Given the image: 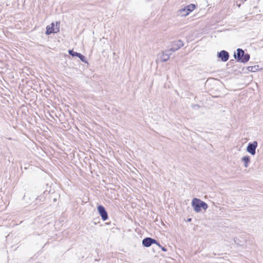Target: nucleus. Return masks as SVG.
Returning a JSON list of instances; mask_svg holds the SVG:
<instances>
[{
  "label": "nucleus",
  "mask_w": 263,
  "mask_h": 263,
  "mask_svg": "<svg viewBox=\"0 0 263 263\" xmlns=\"http://www.w3.org/2000/svg\"><path fill=\"white\" fill-rule=\"evenodd\" d=\"M196 8L195 4H191L184 8H181L178 11V15L181 16H186Z\"/></svg>",
  "instance_id": "obj_3"
},
{
  "label": "nucleus",
  "mask_w": 263,
  "mask_h": 263,
  "mask_svg": "<svg viewBox=\"0 0 263 263\" xmlns=\"http://www.w3.org/2000/svg\"><path fill=\"white\" fill-rule=\"evenodd\" d=\"M56 27L54 28V24L52 23L51 26H47L46 27V34L47 35L50 34L52 33H57L59 31V22H56Z\"/></svg>",
  "instance_id": "obj_4"
},
{
  "label": "nucleus",
  "mask_w": 263,
  "mask_h": 263,
  "mask_svg": "<svg viewBox=\"0 0 263 263\" xmlns=\"http://www.w3.org/2000/svg\"><path fill=\"white\" fill-rule=\"evenodd\" d=\"M218 57L220 58L222 61L226 62L229 59V54L227 51L222 50L218 53Z\"/></svg>",
  "instance_id": "obj_10"
},
{
  "label": "nucleus",
  "mask_w": 263,
  "mask_h": 263,
  "mask_svg": "<svg viewBox=\"0 0 263 263\" xmlns=\"http://www.w3.org/2000/svg\"><path fill=\"white\" fill-rule=\"evenodd\" d=\"M97 209L99 214L100 215L102 220L105 221L108 219V214L104 208V207L101 205H99L97 207Z\"/></svg>",
  "instance_id": "obj_6"
},
{
  "label": "nucleus",
  "mask_w": 263,
  "mask_h": 263,
  "mask_svg": "<svg viewBox=\"0 0 263 263\" xmlns=\"http://www.w3.org/2000/svg\"><path fill=\"white\" fill-rule=\"evenodd\" d=\"M188 221H191V218L189 219H188Z\"/></svg>",
  "instance_id": "obj_16"
},
{
  "label": "nucleus",
  "mask_w": 263,
  "mask_h": 263,
  "mask_svg": "<svg viewBox=\"0 0 263 263\" xmlns=\"http://www.w3.org/2000/svg\"><path fill=\"white\" fill-rule=\"evenodd\" d=\"M68 53L70 55H71L72 57H78L82 62L87 63L85 57L80 53L75 52L73 50H69Z\"/></svg>",
  "instance_id": "obj_9"
},
{
  "label": "nucleus",
  "mask_w": 263,
  "mask_h": 263,
  "mask_svg": "<svg viewBox=\"0 0 263 263\" xmlns=\"http://www.w3.org/2000/svg\"><path fill=\"white\" fill-rule=\"evenodd\" d=\"M258 66H249L247 69L250 71L255 72L258 70Z\"/></svg>",
  "instance_id": "obj_14"
},
{
  "label": "nucleus",
  "mask_w": 263,
  "mask_h": 263,
  "mask_svg": "<svg viewBox=\"0 0 263 263\" xmlns=\"http://www.w3.org/2000/svg\"><path fill=\"white\" fill-rule=\"evenodd\" d=\"M35 201H36V204L39 203L40 202H44L45 200V198L43 195H40L37 196L35 198Z\"/></svg>",
  "instance_id": "obj_13"
},
{
  "label": "nucleus",
  "mask_w": 263,
  "mask_h": 263,
  "mask_svg": "<svg viewBox=\"0 0 263 263\" xmlns=\"http://www.w3.org/2000/svg\"><path fill=\"white\" fill-rule=\"evenodd\" d=\"M173 52L171 51V49L167 50H165L162 53V54L160 58V61L163 62L167 61L169 59L170 55Z\"/></svg>",
  "instance_id": "obj_11"
},
{
  "label": "nucleus",
  "mask_w": 263,
  "mask_h": 263,
  "mask_svg": "<svg viewBox=\"0 0 263 263\" xmlns=\"http://www.w3.org/2000/svg\"><path fill=\"white\" fill-rule=\"evenodd\" d=\"M46 193V191H44L43 193V195H44Z\"/></svg>",
  "instance_id": "obj_17"
},
{
  "label": "nucleus",
  "mask_w": 263,
  "mask_h": 263,
  "mask_svg": "<svg viewBox=\"0 0 263 263\" xmlns=\"http://www.w3.org/2000/svg\"><path fill=\"white\" fill-rule=\"evenodd\" d=\"M159 247H160L162 250L164 252H166L167 251L166 249H165L164 247L161 246V245H160V244L159 243V245H157Z\"/></svg>",
  "instance_id": "obj_15"
},
{
  "label": "nucleus",
  "mask_w": 263,
  "mask_h": 263,
  "mask_svg": "<svg viewBox=\"0 0 263 263\" xmlns=\"http://www.w3.org/2000/svg\"><path fill=\"white\" fill-rule=\"evenodd\" d=\"M241 161L244 163V166L245 167H248L249 165V163L250 162V157L249 156H245L242 158Z\"/></svg>",
  "instance_id": "obj_12"
},
{
  "label": "nucleus",
  "mask_w": 263,
  "mask_h": 263,
  "mask_svg": "<svg viewBox=\"0 0 263 263\" xmlns=\"http://www.w3.org/2000/svg\"><path fill=\"white\" fill-rule=\"evenodd\" d=\"M192 206L196 212H200L201 208L206 210L208 208V204L205 202L196 198L192 200Z\"/></svg>",
  "instance_id": "obj_1"
},
{
  "label": "nucleus",
  "mask_w": 263,
  "mask_h": 263,
  "mask_svg": "<svg viewBox=\"0 0 263 263\" xmlns=\"http://www.w3.org/2000/svg\"><path fill=\"white\" fill-rule=\"evenodd\" d=\"M257 141H253L252 143H249L247 147V151L252 155L256 153V149L257 147Z\"/></svg>",
  "instance_id": "obj_5"
},
{
  "label": "nucleus",
  "mask_w": 263,
  "mask_h": 263,
  "mask_svg": "<svg viewBox=\"0 0 263 263\" xmlns=\"http://www.w3.org/2000/svg\"><path fill=\"white\" fill-rule=\"evenodd\" d=\"M153 243L159 245V243L157 241V240L150 237L145 238L142 240V245L145 247H149Z\"/></svg>",
  "instance_id": "obj_7"
},
{
  "label": "nucleus",
  "mask_w": 263,
  "mask_h": 263,
  "mask_svg": "<svg viewBox=\"0 0 263 263\" xmlns=\"http://www.w3.org/2000/svg\"><path fill=\"white\" fill-rule=\"evenodd\" d=\"M234 56L237 61L244 63L249 61L250 59V54L245 53L244 51L240 48L237 49V53H234Z\"/></svg>",
  "instance_id": "obj_2"
},
{
  "label": "nucleus",
  "mask_w": 263,
  "mask_h": 263,
  "mask_svg": "<svg viewBox=\"0 0 263 263\" xmlns=\"http://www.w3.org/2000/svg\"><path fill=\"white\" fill-rule=\"evenodd\" d=\"M183 46V42L181 40H178L174 42L172 47L170 49L172 52H175L181 48Z\"/></svg>",
  "instance_id": "obj_8"
}]
</instances>
